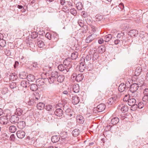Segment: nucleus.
Instances as JSON below:
<instances>
[{
	"mask_svg": "<svg viewBox=\"0 0 148 148\" xmlns=\"http://www.w3.org/2000/svg\"><path fill=\"white\" fill-rule=\"evenodd\" d=\"M80 132V131L79 129H75L73 131L72 133L74 136L76 137L79 135Z\"/></svg>",
	"mask_w": 148,
	"mask_h": 148,
	"instance_id": "obj_19",
	"label": "nucleus"
},
{
	"mask_svg": "<svg viewBox=\"0 0 148 148\" xmlns=\"http://www.w3.org/2000/svg\"><path fill=\"white\" fill-rule=\"evenodd\" d=\"M52 36L49 33H47L45 35V37L49 40H50L51 39H53L55 41H57L58 40V36L56 33H53Z\"/></svg>",
	"mask_w": 148,
	"mask_h": 148,
	"instance_id": "obj_3",
	"label": "nucleus"
},
{
	"mask_svg": "<svg viewBox=\"0 0 148 148\" xmlns=\"http://www.w3.org/2000/svg\"><path fill=\"white\" fill-rule=\"evenodd\" d=\"M77 121L80 123H83L84 122V118L81 115L77 116Z\"/></svg>",
	"mask_w": 148,
	"mask_h": 148,
	"instance_id": "obj_20",
	"label": "nucleus"
},
{
	"mask_svg": "<svg viewBox=\"0 0 148 148\" xmlns=\"http://www.w3.org/2000/svg\"><path fill=\"white\" fill-rule=\"evenodd\" d=\"M73 77L74 78H75V79L76 80L77 82H79L81 81L83 79V76L82 74H79L77 75H75V76L73 75H72Z\"/></svg>",
	"mask_w": 148,
	"mask_h": 148,
	"instance_id": "obj_10",
	"label": "nucleus"
},
{
	"mask_svg": "<svg viewBox=\"0 0 148 148\" xmlns=\"http://www.w3.org/2000/svg\"><path fill=\"white\" fill-rule=\"evenodd\" d=\"M106 50V47L105 45H102L99 47L98 49V51L100 53H103Z\"/></svg>",
	"mask_w": 148,
	"mask_h": 148,
	"instance_id": "obj_25",
	"label": "nucleus"
},
{
	"mask_svg": "<svg viewBox=\"0 0 148 148\" xmlns=\"http://www.w3.org/2000/svg\"><path fill=\"white\" fill-rule=\"evenodd\" d=\"M138 84H136V83H134L133 84H132L130 86V91L133 93L134 92H136L137 90H138L139 86L138 85Z\"/></svg>",
	"mask_w": 148,
	"mask_h": 148,
	"instance_id": "obj_6",
	"label": "nucleus"
},
{
	"mask_svg": "<svg viewBox=\"0 0 148 148\" xmlns=\"http://www.w3.org/2000/svg\"><path fill=\"white\" fill-rule=\"evenodd\" d=\"M119 121V118L117 117H115L112 119L111 123L112 124L114 125L117 124Z\"/></svg>",
	"mask_w": 148,
	"mask_h": 148,
	"instance_id": "obj_21",
	"label": "nucleus"
},
{
	"mask_svg": "<svg viewBox=\"0 0 148 148\" xmlns=\"http://www.w3.org/2000/svg\"><path fill=\"white\" fill-rule=\"evenodd\" d=\"M37 45L39 48L43 47L45 45L44 42L42 40H39L37 42Z\"/></svg>",
	"mask_w": 148,
	"mask_h": 148,
	"instance_id": "obj_36",
	"label": "nucleus"
},
{
	"mask_svg": "<svg viewBox=\"0 0 148 148\" xmlns=\"http://www.w3.org/2000/svg\"><path fill=\"white\" fill-rule=\"evenodd\" d=\"M78 53L77 52H75L72 54L71 55V58L72 60H75L77 57Z\"/></svg>",
	"mask_w": 148,
	"mask_h": 148,
	"instance_id": "obj_41",
	"label": "nucleus"
},
{
	"mask_svg": "<svg viewBox=\"0 0 148 148\" xmlns=\"http://www.w3.org/2000/svg\"><path fill=\"white\" fill-rule=\"evenodd\" d=\"M19 118L16 115H14L11 116V118H10V122L11 123H16L18 122V121Z\"/></svg>",
	"mask_w": 148,
	"mask_h": 148,
	"instance_id": "obj_11",
	"label": "nucleus"
},
{
	"mask_svg": "<svg viewBox=\"0 0 148 148\" xmlns=\"http://www.w3.org/2000/svg\"><path fill=\"white\" fill-rule=\"evenodd\" d=\"M58 69L60 71H63L64 73H66L69 71V68L64 66L62 64H60L58 66Z\"/></svg>",
	"mask_w": 148,
	"mask_h": 148,
	"instance_id": "obj_4",
	"label": "nucleus"
},
{
	"mask_svg": "<svg viewBox=\"0 0 148 148\" xmlns=\"http://www.w3.org/2000/svg\"><path fill=\"white\" fill-rule=\"evenodd\" d=\"M98 55L97 53L96 52H95L93 54L92 59L93 60H95L97 59L98 58Z\"/></svg>",
	"mask_w": 148,
	"mask_h": 148,
	"instance_id": "obj_45",
	"label": "nucleus"
},
{
	"mask_svg": "<svg viewBox=\"0 0 148 148\" xmlns=\"http://www.w3.org/2000/svg\"><path fill=\"white\" fill-rule=\"evenodd\" d=\"M130 96L129 95H125L124 98H123V101H128V100L129 99H128V98H129Z\"/></svg>",
	"mask_w": 148,
	"mask_h": 148,
	"instance_id": "obj_54",
	"label": "nucleus"
},
{
	"mask_svg": "<svg viewBox=\"0 0 148 148\" xmlns=\"http://www.w3.org/2000/svg\"><path fill=\"white\" fill-rule=\"evenodd\" d=\"M52 108V106L50 105H47L45 107V109L48 111L51 110Z\"/></svg>",
	"mask_w": 148,
	"mask_h": 148,
	"instance_id": "obj_46",
	"label": "nucleus"
},
{
	"mask_svg": "<svg viewBox=\"0 0 148 148\" xmlns=\"http://www.w3.org/2000/svg\"><path fill=\"white\" fill-rule=\"evenodd\" d=\"M9 91V90L8 88H3L2 90V93L3 94H5L8 93Z\"/></svg>",
	"mask_w": 148,
	"mask_h": 148,
	"instance_id": "obj_50",
	"label": "nucleus"
},
{
	"mask_svg": "<svg viewBox=\"0 0 148 148\" xmlns=\"http://www.w3.org/2000/svg\"><path fill=\"white\" fill-rule=\"evenodd\" d=\"M27 82L26 81L23 80L21 81V86L24 88H26L27 87Z\"/></svg>",
	"mask_w": 148,
	"mask_h": 148,
	"instance_id": "obj_47",
	"label": "nucleus"
},
{
	"mask_svg": "<svg viewBox=\"0 0 148 148\" xmlns=\"http://www.w3.org/2000/svg\"><path fill=\"white\" fill-rule=\"evenodd\" d=\"M141 69L140 70V68H137L135 71V73L136 75H139L141 72Z\"/></svg>",
	"mask_w": 148,
	"mask_h": 148,
	"instance_id": "obj_49",
	"label": "nucleus"
},
{
	"mask_svg": "<svg viewBox=\"0 0 148 148\" xmlns=\"http://www.w3.org/2000/svg\"><path fill=\"white\" fill-rule=\"evenodd\" d=\"M118 109L120 110L122 112L125 113L127 111L128 108L127 106L121 104L118 106Z\"/></svg>",
	"mask_w": 148,
	"mask_h": 148,
	"instance_id": "obj_5",
	"label": "nucleus"
},
{
	"mask_svg": "<svg viewBox=\"0 0 148 148\" xmlns=\"http://www.w3.org/2000/svg\"><path fill=\"white\" fill-rule=\"evenodd\" d=\"M30 88L32 91H36L38 89V86L36 84H32L30 86Z\"/></svg>",
	"mask_w": 148,
	"mask_h": 148,
	"instance_id": "obj_26",
	"label": "nucleus"
},
{
	"mask_svg": "<svg viewBox=\"0 0 148 148\" xmlns=\"http://www.w3.org/2000/svg\"><path fill=\"white\" fill-rule=\"evenodd\" d=\"M144 106V103L143 102H140L138 103L137 105V108L138 107L139 109H142Z\"/></svg>",
	"mask_w": 148,
	"mask_h": 148,
	"instance_id": "obj_43",
	"label": "nucleus"
},
{
	"mask_svg": "<svg viewBox=\"0 0 148 148\" xmlns=\"http://www.w3.org/2000/svg\"><path fill=\"white\" fill-rule=\"evenodd\" d=\"M117 31L116 29H113L112 30L111 32V33L113 35H116L117 34Z\"/></svg>",
	"mask_w": 148,
	"mask_h": 148,
	"instance_id": "obj_60",
	"label": "nucleus"
},
{
	"mask_svg": "<svg viewBox=\"0 0 148 148\" xmlns=\"http://www.w3.org/2000/svg\"><path fill=\"white\" fill-rule=\"evenodd\" d=\"M25 133L23 131L20 130L17 132L16 134L18 138H22L24 137L25 135Z\"/></svg>",
	"mask_w": 148,
	"mask_h": 148,
	"instance_id": "obj_15",
	"label": "nucleus"
},
{
	"mask_svg": "<svg viewBox=\"0 0 148 148\" xmlns=\"http://www.w3.org/2000/svg\"><path fill=\"white\" fill-rule=\"evenodd\" d=\"M28 75L25 72H22L21 73L19 74V77L20 78L22 79H24L27 78V76Z\"/></svg>",
	"mask_w": 148,
	"mask_h": 148,
	"instance_id": "obj_31",
	"label": "nucleus"
},
{
	"mask_svg": "<svg viewBox=\"0 0 148 148\" xmlns=\"http://www.w3.org/2000/svg\"><path fill=\"white\" fill-rule=\"evenodd\" d=\"M5 14V12L3 10H0V17H2Z\"/></svg>",
	"mask_w": 148,
	"mask_h": 148,
	"instance_id": "obj_53",
	"label": "nucleus"
},
{
	"mask_svg": "<svg viewBox=\"0 0 148 148\" xmlns=\"http://www.w3.org/2000/svg\"><path fill=\"white\" fill-rule=\"evenodd\" d=\"M45 104L42 103L40 102L37 105V108L40 110H42L45 108Z\"/></svg>",
	"mask_w": 148,
	"mask_h": 148,
	"instance_id": "obj_29",
	"label": "nucleus"
},
{
	"mask_svg": "<svg viewBox=\"0 0 148 148\" xmlns=\"http://www.w3.org/2000/svg\"><path fill=\"white\" fill-rule=\"evenodd\" d=\"M36 95L35 96V98H34V99L35 102H37L36 101L40 99V97L39 96L38 94L36 93Z\"/></svg>",
	"mask_w": 148,
	"mask_h": 148,
	"instance_id": "obj_51",
	"label": "nucleus"
},
{
	"mask_svg": "<svg viewBox=\"0 0 148 148\" xmlns=\"http://www.w3.org/2000/svg\"><path fill=\"white\" fill-rule=\"evenodd\" d=\"M138 34V32L136 29H132L130 30L128 32V34L131 37L137 36Z\"/></svg>",
	"mask_w": 148,
	"mask_h": 148,
	"instance_id": "obj_13",
	"label": "nucleus"
},
{
	"mask_svg": "<svg viewBox=\"0 0 148 148\" xmlns=\"http://www.w3.org/2000/svg\"><path fill=\"white\" fill-rule=\"evenodd\" d=\"M77 9H82L83 5L82 3L80 2H78L76 5Z\"/></svg>",
	"mask_w": 148,
	"mask_h": 148,
	"instance_id": "obj_42",
	"label": "nucleus"
},
{
	"mask_svg": "<svg viewBox=\"0 0 148 148\" xmlns=\"http://www.w3.org/2000/svg\"><path fill=\"white\" fill-rule=\"evenodd\" d=\"M16 111L15 112V114L17 116H20L22 114L23 111L20 108H17L16 109Z\"/></svg>",
	"mask_w": 148,
	"mask_h": 148,
	"instance_id": "obj_28",
	"label": "nucleus"
},
{
	"mask_svg": "<svg viewBox=\"0 0 148 148\" xmlns=\"http://www.w3.org/2000/svg\"><path fill=\"white\" fill-rule=\"evenodd\" d=\"M94 38L92 36V35H90L85 40V42L86 43H89L92 41L94 40Z\"/></svg>",
	"mask_w": 148,
	"mask_h": 148,
	"instance_id": "obj_24",
	"label": "nucleus"
},
{
	"mask_svg": "<svg viewBox=\"0 0 148 148\" xmlns=\"http://www.w3.org/2000/svg\"><path fill=\"white\" fill-rule=\"evenodd\" d=\"M116 8L117 9H119V8L120 9H123L124 8V5L122 3H121L118 5L116 6Z\"/></svg>",
	"mask_w": 148,
	"mask_h": 148,
	"instance_id": "obj_44",
	"label": "nucleus"
},
{
	"mask_svg": "<svg viewBox=\"0 0 148 148\" xmlns=\"http://www.w3.org/2000/svg\"><path fill=\"white\" fill-rule=\"evenodd\" d=\"M143 100L144 101H146V100L148 101V96L144 95L143 98Z\"/></svg>",
	"mask_w": 148,
	"mask_h": 148,
	"instance_id": "obj_56",
	"label": "nucleus"
},
{
	"mask_svg": "<svg viewBox=\"0 0 148 148\" xmlns=\"http://www.w3.org/2000/svg\"><path fill=\"white\" fill-rule=\"evenodd\" d=\"M60 139V137L59 136L54 135L51 137V141L53 143L58 142Z\"/></svg>",
	"mask_w": 148,
	"mask_h": 148,
	"instance_id": "obj_16",
	"label": "nucleus"
},
{
	"mask_svg": "<svg viewBox=\"0 0 148 148\" xmlns=\"http://www.w3.org/2000/svg\"><path fill=\"white\" fill-rule=\"evenodd\" d=\"M37 82L38 83V84L39 85L41 86L44 84V83L43 81H41L40 80L38 79L37 81Z\"/></svg>",
	"mask_w": 148,
	"mask_h": 148,
	"instance_id": "obj_57",
	"label": "nucleus"
},
{
	"mask_svg": "<svg viewBox=\"0 0 148 148\" xmlns=\"http://www.w3.org/2000/svg\"><path fill=\"white\" fill-rule=\"evenodd\" d=\"M143 93L144 95L148 96V88H146L144 90Z\"/></svg>",
	"mask_w": 148,
	"mask_h": 148,
	"instance_id": "obj_58",
	"label": "nucleus"
},
{
	"mask_svg": "<svg viewBox=\"0 0 148 148\" xmlns=\"http://www.w3.org/2000/svg\"><path fill=\"white\" fill-rule=\"evenodd\" d=\"M81 15L84 17H86L87 16V14L86 13H85V11H82V12Z\"/></svg>",
	"mask_w": 148,
	"mask_h": 148,
	"instance_id": "obj_63",
	"label": "nucleus"
},
{
	"mask_svg": "<svg viewBox=\"0 0 148 148\" xmlns=\"http://www.w3.org/2000/svg\"><path fill=\"white\" fill-rule=\"evenodd\" d=\"M19 64L18 62L17 61H16L15 62V63L14 64V67L15 68H16L17 66Z\"/></svg>",
	"mask_w": 148,
	"mask_h": 148,
	"instance_id": "obj_64",
	"label": "nucleus"
},
{
	"mask_svg": "<svg viewBox=\"0 0 148 148\" xmlns=\"http://www.w3.org/2000/svg\"><path fill=\"white\" fill-rule=\"evenodd\" d=\"M79 98L76 95H74L72 96V102L74 105H76L79 103Z\"/></svg>",
	"mask_w": 148,
	"mask_h": 148,
	"instance_id": "obj_12",
	"label": "nucleus"
},
{
	"mask_svg": "<svg viewBox=\"0 0 148 148\" xmlns=\"http://www.w3.org/2000/svg\"><path fill=\"white\" fill-rule=\"evenodd\" d=\"M16 128L14 125L10 126V132L12 133H14L16 131Z\"/></svg>",
	"mask_w": 148,
	"mask_h": 148,
	"instance_id": "obj_32",
	"label": "nucleus"
},
{
	"mask_svg": "<svg viewBox=\"0 0 148 148\" xmlns=\"http://www.w3.org/2000/svg\"><path fill=\"white\" fill-rule=\"evenodd\" d=\"M128 84L126 83L125 84H124V83H122L120 84L119 86L118 89L119 90L122 92L124 91L126 89V88H128V87L127 86V84Z\"/></svg>",
	"mask_w": 148,
	"mask_h": 148,
	"instance_id": "obj_8",
	"label": "nucleus"
},
{
	"mask_svg": "<svg viewBox=\"0 0 148 148\" xmlns=\"http://www.w3.org/2000/svg\"><path fill=\"white\" fill-rule=\"evenodd\" d=\"M32 66L33 67L35 68L36 70H38V64L36 62H33L32 64Z\"/></svg>",
	"mask_w": 148,
	"mask_h": 148,
	"instance_id": "obj_48",
	"label": "nucleus"
},
{
	"mask_svg": "<svg viewBox=\"0 0 148 148\" xmlns=\"http://www.w3.org/2000/svg\"><path fill=\"white\" fill-rule=\"evenodd\" d=\"M55 113L56 115L59 116H62L63 114L62 110L60 108L56 109Z\"/></svg>",
	"mask_w": 148,
	"mask_h": 148,
	"instance_id": "obj_17",
	"label": "nucleus"
},
{
	"mask_svg": "<svg viewBox=\"0 0 148 148\" xmlns=\"http://www.w3.org/2000/svg\"><path fill=\"white\" fill-rule=\"evenodd\" d=\"M112 36L111 34H109L106 35L105 37L104 41L106 42H108L112 38Z\"/></svg>",
	"mask_w": 148,
	"mask_h": 148,
	"instance_id": "obj_35",
	"label": "nucleus"
},
{
	"mask_svg": "<svg viewBox=\"0 0 148 148\" xmlns=\"http://www.w3.org/2000/svg\"><path fill=\"white\" fill-rule=\"evenodd\" d=\"M10 88L12 90L13 92H15L17 90L18 88L16 86V84L14 82H12L10 85Z\"/></svg>",
	"mask_w": 148,
	"mask_h": 148,
	"instance_id": "obj_18",
	"label": "nucleus"
},
{
	"mask_svg": "<svg viewBox=\"0 0 148 148\" xmlns=\"http://www.w3.org/2000/svg\"><path fill=\"white\" fill-rule=\"evenodd\" d=\"M25 126V122L24 121H20L17 124V126L20 129H23Z\"/></svg>",
	"mask_w": 148,
	"mask_h": 148,
	"instance_id": "obj_23",
	"label": "nucleus"
},
{
	"mask_svg": "<svg viewBox=\"0 0 148 148\" xmlns=\"http://www.w3.org/2000/svg\"><path fill=\"white\" fill-rule=\"evenodd\" d=\"M116 99L115 97H112L108 100V103L109 104L111 105L115 102Z\"/></svg>",
	"mask_w": 148,
	"mask_h": 148,
	"instance_id": "obj_37",
	"label": "nucleus"
},
{
	"mask_svg": "<svg viewBox=\"0 0 148 148\" xmlns=\"http://www.w3.org/2000/svg\"><path fill=\"white\" fill-rule=\"evenodd\" d=\"M84 61V63L85 62V59L83 58H82L80 60V65L79 66V71L80 72H82L84 70L85 66H84L85 64L83 62Z\"/></svg>",
	"mask_w": 148,
	"mask_h": 148,
	"instance_id": "obj_7",
	"label": "nucleus"
},
{
	"mask_svg": "<svg viewBox=\"0 0 148 148\" xmlns=\"http://www.w3.org/2000/svg\"><path fill=\"white\" fill-rule=\"evenodd\" d=\"M15 139V136L14 134H12L10 137V140H11L12 141L14 140Z\"/></svg>",
	"mask_w": 148,
	"mask_h": 148,
	"instance_id": "obj_55",
	"label": "nucleus"
},
{
	"mask_svg": "<svg viewBox=\"0 0 148 148\" xmlns=\"http://www.w3.org/2000/svg\"><path fill=\"white\" fill-rule=\"evenodd\" d=\"M71 62V59L70 58L66 59L64 61L63 64L64 65L66 66L67 68L69 67V68L71 67V65L70 64Z\"/></svg>",
	"mask_w": 148,
	"mask_h": 148,
	"instance_id": "obj_14",
	"label": "nucleus"
},
{
	"mask_svg": "<svg viewBox=\"0 0 148 148\" xmlns=\"http://www.w3.org/2000/svg\"><path fill=\"white\" fill-rule=\"evenodd\" d=\"M8 121V119L6 116H3L0 117V123L1 124H6Z\"/></svg>",
	"mask_w": 148,
	"mask_h": 148,
	"instance_id": "obj_9",
	"label": "nucleus"
},
{
	"mask_svg": "<svg viewBox=\"0 0 148 148\" xmlns=\"http://www.w3.org/2000/svg\"><path fill=\"white\" fill-rule=\"evenodd\" d=\"M9 49H6L5 51V54L7 55V56H9Z\"/></svg>",
	"mask_w": 148,
	"mask_h": 148,
	"instance_id": "obj_59",
	"label": "nucleus"
},
{
	"mask_svg": "<svg viewBox=\"0 0 148 148\" xmlns=\"http://www.w3.org/2000/svg\"><path fill=\"white\" fill-rule=\"evenodd\" d=\"M48 80L50 84H52L56 80V78L53 77L49 76V77L48 78Z\"/></svg>",
	"mask_w": 148,
	"mask_h": 148,
	"instance_id": "obj_39",
	"label": "nucleus"
},
{
	"mask_svg": "<svg viewBox=\"0 0 148 148\" xmlns=\"http://www.w3.org/2000/svg\"><path fill=\"white\" fill-rule=\"evenodd\" d=\"M78 23L79 25L82 27V28H84V29L86 28L87 29V27L86 25H84L83 22L82 20H79L78 21Z\"/></svg>",
	"mask_w": 148,
	"mask_h": 148,
	"instance_id": "obj_34",
	"label": "nucleus"
},
{
	"mask_svg": "<svg viewBox=\"0 0 148 148\" xmlns=\"http://www.w3.org/2000/svg\"><path fill=\"white\" fill-rule=\"evenodd\" d=\"M34 100H30L28 102V105H32L34 104V102L33 101Z\"/></svg>",
	"mask_w": 148,
	"mask_h": 148,
	"instance_id": "obj_61",
	"label": "nucleus"
},
{
	"mask_svg": "<svg viewBox=\"0 0 148 148\" xmlns=\"http://www.w3.org/2000/svg\"><path fill=\"white\" fill-rule=\"evenodd\" d=\"M27 80L29 82H33L35 80V76L29 74L27 76Z\"/></svg>",
	"mask_w": 148,
	"mask_h": 148,
	"instance_id": "obj_27",
	"label": "nucleus"
},
{
	"mask_svg": "<svg viewBox=\"0 0 148 148\" xmlns=\"http://www.w3.org/2000/svg\"><path fill=\"white\" fill-rule=\"evenodd\" d=\"M6 45L5 40L2 39L0 40V46L1 47H4Z\"/></svg>",
	"mask_w": 148,
	"mask_h": 148,
	"instance_id": "obj_38",
	"label": "nucleus"
},
{
	"mask_svg": "<svg viewBox=\"0 0 148 148\" xmlns=\"http://www.w3.org/2000/svg\"><path fill=\"white\" fill-rule=\"evenodd\" d=\"M58 73L56 71H53L51 72L49 76L56 78L58 76Z\"/></svg>",
	"mask_w": 148,
	"mask_h": 148,
	"instance_id": "obj_30",
	"label": "nucleus"
},
{
	"mask_svg": "<svg viewBox=\"0 0 148 148\" xmlns=\"http://www.w3.org/2000/svg\"><path fill=\"white\" fill-rule=\"evenodd\" d=\"M71 13L74 15L75 16L77 14V12L76 10H70Z\"/></svg>",
	"mask_w": 148,
	"mask_h": 148,
	"instance_id": "obj_52",
	"label": "nucleus"
},
{
	"mask_svg": "<svg viewBox=\"0 0 148 148\" xmlns=\"http://www.w3.org/2000/svg\"><path fill=\"white\" fill-rule=\"evenodd\" d=\"M128 104L131 106V110L135 111L137 108V104H136V101L134 98L130 99L128 100Z\"/></svg>",
	"mask_w": 148,
	"mask_h": 148,
	"instance_id": "obj_1",
	"label": "nucleus"
},
{
	"mask_svg": "<svg viewBox=\"0 0 148 148\" xmlns=\"http://www.w3.org/2000/svg\"><path fill=\"white\" fill-rule=\"evenodd\" d=\"M16 5V4L14 3V5H11L10 6V7L13 9H15L17 8Z\"/></svg>",
	"mask_w": 148,
	"mask_h": 148,
	"instance_id": "obj_62",
	"label": "nucleus"
},
{
	"mask_svg": "<svg viewBox=\"0 0 148 148\" xmlns=\"http://www.w3.org/2000/svg\"><path fill=\"white\" fill-rule=\"evenodd\" d=\"M106 106L103 103H101L98 105L96 108L93 109V111L95 113L97 112H101L103 111L105 109Z\"/></svg>",
	"mask_w": 148,
	"mask_h": 148,
	"instance_id": "obj_2",
	"label": "nucleus"
},
{
	"mask_svg": "<svg viewBox=\"0 0 148 148\" xmlns=\"http://www.w3.org/2000/svg\"><path fill=\"white\" fill-rule=\"evenodd\" d=\"M17 76L15 73H12L11 75H10V80H12L14 81L16 79Z\"/></svg>",
	"mask_w": 148,
	"mask_h": 148,
	"instance_id": "obj_40",
	"label": "nucleus"
},
{
	"mask_svg": "<svg viewBox=\"0 0 148 148\" xmlns=\"http://www.w3.org/2000/svg\"><path fill=\"white\" fill-rule=\"evenodd\" d=\"M73 90L74 92L77 93L79 90V86L78 84L73 85Z\"/></svg>",
	"mask_w": 148,
	"mask_h": 148,
	"instance_id": "obj_22",
	"label": "nucleus"
},
{
	"mask_svg": "<svg viewBox=\"0 0 148 148\" xmlns=\"http://www.w3.org/2000/svg\"><path fill=\"white\" fill-rule=\"evenodd\" d=\"M64 79V77L62 75H59L57 77V80L58 82L61 83L62 82Z\"/></svg>",
	"mask_w": 148,
	"mask_h": 148,
	"instance_id": "obj_33",
	"label": "nucleus"
}]
</instances>
